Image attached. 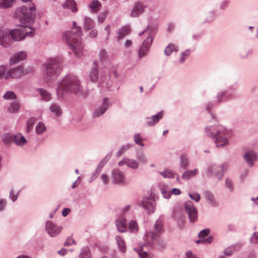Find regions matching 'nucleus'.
Here are the masks:
<instances>
[{
  "label": "nucleus",
  "instance_id": "nucleus-1",
  "mask_svg": "<svg viewBox=\"0 0 258 258\" xmlns=\"http://www.w3.org/2000/svg\"><path fill=\"white\" fill-rule=\"evenodd\" d=\"M83 87L79 78L74 75H66L57 82L56 94L59 98L66 99L71 94H81Z\"/></svg>",
  "mask_w": 258,
  "mask_h": 258
},
{
  "label": "nucleus",
  "instance_id": "nucleus-2",
  "mask_svg": "<svg viewBox=\"0 0 258 258\" xmlns=\"http://www.w3.org/2000/svg\"><path fill=\"white\" fill-rule=\"evenodd\" d=\"M76 24L77 23L74 21L72 30L65 32L63 38L74 54L80 57L82 54L83 48L82 42L80 39L82 35V31L81 27L77 26Z\"/></svg>",
  "mask_w": 258,
  "mask_h": 258
},
{
  "label": "nucleus",
  "instance_id": "nucleus-3",
  "mask_svg": "<svg viewBox=\"0 0 258 258\" xmlns=\"http://www.w3.org/2000/svg\"><path fill=\"white\" fill-rule=\"evenodd\" d=\"M63 58L60 56L49 58L42 65L43 77L45 82H49L58 76L63 67Z\"/></svg>",
  "mask_w": 258,
  "mask_h": 258
},
{
  "label": "nucleus",
  "instance_id": "nucleus-4",
  "mask_svg": "<svg viewBox=\"0 0 258 258\" xmlns=\"http://www.w3.org/2000/svg\"><path fill=\"white\" fill-rule=\"evenodd\" d=\"M207 136L215 139L217 147H222L228 144V138L231 136V132L220 124L207 126L205 127Z\"/></svg>",
  "mask_w": 258,
  "mask_h": 258
},
{
  "label": "nucleus",
  "instance_id": "nucleus-5",
  "mask_svg": "<svg viewBox=\"0 0 258 258\" xmlns=\"http://www.w3.org/2000/svg\"><path fill=\"white\" fill-rule=\"evenodd\" d=\"M35 10L36 7L34 4H31L28 7L22 6L18 8L15 10L14 18L19 21L21 27H26L33 22Z\"/></svg>",
  "mask_w": 258,
  "mask_h": 258
},
{
  "label": "nucleus",
  "instance_id": "nucleus-6",
  "mask_svg": "<svg viewBox=\"0 0 258 258\" xmlns=\"http://www.w3.org/2000/svg\"><path fill=\"white\" fill-rule=\"evenodd\" d=\"M155 232L149 231L146 233L144 239L145 245H149L153 246L156 242L157 238L162 233L163 230V224L161 221L157 220L154 225Z\"/></svg>",
  "mask_w": 258,
  "mask_h": 258
},
{
  "label": "nucleus",
  "instance_id": "nucleus-7",
  "mask_svg": "<svg viewBox=\"0 0 258 258\" xmlns=\"http://www.w3.org/2000/svg\"><path fill=\"white\" fill-rule=\"evenodd\" d=\"M149 29V26H148L145 30L139 33V36H141L143 34H147L148 36L147 38L144 40L139 50V57L140 58L143 57L148 51L149 48L151 45L153 41V35L154 31H148Z\"/></svg>",
  "mask_w": 258,
  "mask_h": 258
},
{
  "label": "nucleus",
  "instance_id": "nucleus-8",
  "mask_svg": "<svg viewBox=\"0 0 258 258\" xmlns=\"http://www.w3.org/2000/svg\"><path fill=\"white\" fill-rule=\"evenodd\" d=\"M89 79L92 82H98L99 86H103L106 84L108 77L106 71H101L99 74L95 63L90 72Z\"/></svg>",
  "mask_w": 258,
  "mask_h": 258
},
{
  "label": "nucleus",
  "instance_id": "nucleus-9",
  "mask_svg": "<svg viewBox=\"0 0 258 258\" xmlns=\"http://www.w3.org/2000/svg\"><path fill=\"white\" fill-rule=\"evenodd\" d=\"M227 165L222 164L219 165L213 164H209L207 168V173L208 175H215L218 180H220L223 176L224 172L226 170Z\"/></svg>",
  "mask_w": 258,
  "mask_h": 258
},
{
  "label": "nucleus",
  "instance_id": "nucleus-10",
  "mask_svg": "<svg viewBox=\"0 0 258 258\" xmlns=\"http://www.w3.org/2000/svg\"><path fill=\"white\" fill-rule=\"evenodd\" d=\"M184 209L187 213L190 222L195 223L198 221V211L196 207L190 201L186 202L184 203Z\"/></svg>",
  "mask_w": 258,
  "mask_h": 258
},
{
  "label": "nucleus",
  "instance_id": "nucleus-11",
  "mask_svg": "<svg viewBox=\"0 0 258 258\" xmlns=\"http://www.w3.org/2000/svg\"><path fill=\"white\" fill-rule=\"evenodd\" d=\"M142 206L148 214L152 213L155 210V200L151 197H145L142 200Z\"/></svg>",
  "mask_w": 258,
  "mask_h": 258
},
{
  "label": "nucleus",
  "instance_id": "nucleus-12",
  "mask_svg": "<svg viewBox=\"0 0 258 258\" xmlns=\"http://www.w3.org/2000/svg\"><path fill=\"white\" fill-rule=\"evenodd\" d=\"M108 103L109 99L107 97L104 98L101 105L94 109L92 116L94 118H97L104 114L108 107Z\"/></svg>",
  "mask_w": 258,
  "mask_h": 258
},
{
  "label": "nucleus",
  "instance_id": "nucleus-13",
  "mask_svg": "<svg viewBox=\"0 0 258 258\" xmlns=\"http://www.w3.org/2000/svg\"><path fill=\"white\" fill-rule=\"evenodd\" d=\"M23 72V68L21 66L11 69L6 74L5 79H19L22 76Z\"/></svg>",
  "mask_w": 258,
  "mask_h": 258
},
{
  "label": "nucleus",
  "instance_id": "nucleus-14",
  "mask_svg": "<svg viewBox=\"0 0 258 258\" xmlns=\"http://www.w3.org/2000/svg\"><path fill=\"white\" fill-rule=\"evenodd\" d=\"M111 179L113 184H124L125 183L124 174L117 169H114L112 171Z\"/></svg>",
  "mask_w": 258,
  "mask_h": 258
},
{
  "label": "nucleus",
  "instance_id": "nucleus-15",
  "mask_svg": "<svg viewBox=\"0 0 258 258\" xmlns=\"http://www.w3.org/2000/svg\"><path fill=\"white\" fill-rule=\"evenodd\" d=\"M45 229L51 237L57 235L61 231V228L58 227L51 221H47L45 223Z\"/></svg>",
  "mask_w": 258,
  "mask_h": 258
},
{
  "label": "nucleus",
  "instance_id": "nucleus-16",
  "mask_svg": "<svg viewBox=\"0 0 258 258\" xmlns=\"http://www.w3.org/2000/svg\"><path fill=\"white\" fill-rule=\"evenodd\" d=\"M12 44V40L9 35V32L7 31L0 30V45L8 47Z\"/></svg>",
  "mask_w": 258,
  "mask_h": 258
},
{
  "label": "nucleus",
  "instance_id": "nucleus-17",
  "mask_svg": "<svg viewBox=\"0 0 258 258\" xmlns=\"http://www.w3.org/2000/svg\"><path fill=\"white\" fill-rule=\"evenodd\" d=\"M244 158L248 165L250 167H252L254 165V163L257 160L258 157L254 151L249 150L245 152L244 155Z\"/></svg>",
  "mask_w": 258,
  "mask_h": 258
},
{
  "label": "nucleus",
  "instance_id": "nucleus-18",
  "mask_svg": "<svg viewBox=\"0 0 258 258\" xmlns=\"http://www.w3.org/2000/svg\"><path fill=\"white\" fill-rule=\"evenodd\" d=\"M235 97V95L233 93H227L226 91H220L217 94L215 102L217 104H219L223 101H226L229 99L234 98Z\"/></svg>",
  "mask_w": 258,
  "mask_h": 258
},
{
  "label": "nucleus",
  "instance_id": "nucleus-19",
  "mask_svg": "<svg viewBox=\"0 0 258 258\" xmlns=\"http://www.w3.org/2000/svg\"><path fill=\"white\" fill-rule=\"evenodd\" d=\"M146 6H144L141 2H137L131 12V16L132 17H138L144 13Z\"/></svg>",
  "mask_w": 258,
  "mask_h": 258
},
{
  "label": "nucleus",
  "instance_id": "nucleus-20",
  "mask_svg": "<svg viewBox=\"0 0 258 258\" xmlns=\"http://www.w3.org/2000/svg\"><path fill=\"white\" fill-rule=\"evenodd\" d=\"M27 56V53L25 51H20L14 53L10 59V64L11 65L17 63L19 61L24 60Z\"/></svg>",
  "mask_w": 258,
  "mask_h": 258
},
{
  "label": "nucleus",
  "instance_id": "nucleus-21",
  "mask_svg": "<svg viewBox=\"0 0 258 258\" xmlns=\"http://www.w3.org/2000/svg\"><path fill=\"white\" fill-rule=\"evenodd\" d=\"M9 35H11L12 38L15 41H19L25 38L22 28L20 29H16L10 31Z\"/></svg>",
  "mask_w": 258,
  "mask_h": 258
},
{
  "label": "nucleus",
  "instance_id": "nucleus-22",
  "mask_svg": "<svg viewBox=\"0 0 258 258\" xmlns=\"http://www.w3.org/2000/svg\"><path fill=\"white\" fill-rule=\"evenodd\" d=\"M163 117V112L160 111L158 112L156 114L152 115L151 117H147L148 119L147 121V124L149 126H152L157 123L159 120Z\"/></svg>",
  "mask_w": 258,
  "mask_h": 258
},
{
  "label": "nucleus",
  "instance_id": "nucleus-23",
  "mask_svg": "<svg viewBox=\"0 0 258 258\" xmlns=\"http://www.w3.org/2000/svg\"><path fill=\"white\" fill-rule=\"evenodd\" d=\"M116 226L119 232H125L127 230V222L124 218L116 220Z\"/></svg>",
  "mask_w": 258,
  "mask_h": 258
},
{
  "label": "nucleus",
  "instance_id": "nucleus-24",
  "mask_svg": "<svg viewBox=\"0 0 258 258\" xmlns=\"http://www.w3.org/2000/svg\"><path fill=\"white\" fill-rule=\"evenodd\" d=\"M13 142L16 145L20 147H23L27 143L25 138L21 134L18 133L14 136Z\"/></svg>",
  "mask_w": 258,
  "mask_h": 258
},
{
  "label": "nucleus",
  "instance_id": "nucleus-25",
  "mask_svg": "<svg viewBox=\"0 0 258 258\" xmlns=\"http://www.w3.org/2000/svg\"><path fill=\"white\" fill-rule=\"evenodd\" d=\"M115 240L119 250L122 253L126 251V245L123 237L120 235H116Z\"/></svg>",
  "mask_w": 258,
  "mask_h": 258
},
{
  "label": "nucleus",
  "instance_id": "nucleus-26",
  "mask_svg": "<svg viewBox=\"0 0 258 258\" xmlns=\"http://www.w3.org/2000/svg\"><path fill=\"white\" fill-rule=\"evenodd\" d=\"M199 172V170L196 168L193 170H186L182 175L183 179L188 180L195 176H196Z\"/></svg>",
  "mask_w": 258,
  "mask_h": 258
},
{
  "label": "nucleus",
  "instance_id": "nucleus-27",
  "mask_svg": "<svg viewBox=\"0 0 258 258\" xmlns=\"http://www.w3.org/2000/svg\"><path fill=\"white\" fill-rule=\"evenodd\" d=\"M241 245L239 244L231 245L224 250V254L227 256H230L234 251L239 249Z\"/></svg>",
  "mask_w": 258,
  "mask_h": 258
},
{
  "label": "nucleus",
  "instance_id": "nucleus-28",
  "mask_svg": "<svg viewBox=\"0 0 258 258\" xmlns=\"http://www.w3.org/2000/svg\"><path fill=\"white\" fill-rule=\"evenodd\" d=\"M130 33V27L128 26H124L120 28L118 31V38L119 39H122L125 36Z\"/></svg>",
  "mask_w": 258,
  "mask_h": 258
},
{
  "label": "nucleus",
  "instance_id": "nucleus-29",
  "mask_svg": "<svg viewBox=\"0 0 258 258\" xmlns=\"http://www.w3.org/2000/svg\"><path fill=\"white\" fill-rule=\"evenodd\" d=\"M21 105L17 101H15L11 103L10 107L8 108V111L10 113H16L18 112Z\"/></svg>",
  "mask_w": 258,
  "mask_h": 258
},
{
  "label": "nucleus",
  "instance_id": "nucleus-30",
  "mask_svg": "<svg viewBox=\"0 0 258 258\" xmlns=\"http://www.w3.org/2000/svg\"><path fill=\"white\" fill-rule=\"evenodd\" d=\"M37 92L39 93L42 100L48 101L50 99V94L46 90L44 89H37Z\"/></svg>",
  "mask_w": 258,
  "mask_h": 258
},
{
  "label": "nucleus",
  "instance_id": "nucleus-31",
  "mask_svg": "<svg viewBox=\"0 0 258 258\" xmlns=\"http://www.w3.org/2000/svg\"><path fill=\"white\" fill-rule=\"evenodd\" d=\"M204 196L206 199L212 206H216L217 205V202L214 199V196L211 192L208 191H206L204 192Z\"/></svg>",
  "mask_w": 258,
  "mask_h": 258
},
{
  "label": "nucleus",
  "instance_id": "nucleus-32",
  "mask_svg": "<svg viewBox=\"0 0 258 258\" xmlns=\"http://www.w3.org/2000/svg\"><path fill=\"white\" fill-rule=\"evenodd\" d=\"M178 47L173 45L172 43H169L165 48L164 54L166 56L171 55L173 51H177Z\"/></svg>",
  "mask_w": 258,
  "mask_h": 258
},
{
  "label": "nucleus",
  "instance_id": "nucleus-33",
  "mask_svg": "<svg viewBox=\"0 0 258 258\" xmlns=\"http://www.w3.org/2000/svg\"><path fill=\"white\" fill-rule=\"evenodd\" d=\"M94 27V23L91 18L86 17L84 18V27L86 30H92Z\"/></svg>",
  "mask_w": 258,
  "mask_h": 258
},
{
  "label": "nucleus",
  "instance_id": "nucleus-34",
  "mask_svg": "<svg viewBox=\"0 0 258 258\" xmlns=\"http://www.w3.org/2000/svg\"><path fill=\"white\" fill-rule=\"evenodd\" d=\"M46 131V127L44 123L39 122L36 125L35 132L37 135H41Z\"/></svg>",
  "mask_w": 258,
  "mask_h": 258
},
{
  "label": "nucleus",
  "instance_id": "nucleus-35",
  "mask_svg": "<svg viewBox=\"0 0 258 258\" xmlns=\"http://www.w3.org/2000/svg\"><path fill=\"white\" fill-rule=\"evenodd\" d=\"M50 110L57 116H59L62 114V111L60 106L56 104H52L50 105Z\"/></svg>",
  "mask_w": 258,
  "mask_h": 258
},
{
  "label": "nucleus",
  "instance_id": "nucleus-36",
  "mask_svg": "<svg viewBox=\"0 0 258 258\" xmlns=\"http://www.w3.org/2000/svg\"><path fill=\"white\" fill-rule=\"evenodd\" d=\"M188 165V158L186 154H182L180 156V166L185 169Z\"/></svg>",
  "mask_w": 258,
  "mask_h": 258
},
{
  "label": "nucleus",
  "instance_id": "nucleus-37",
  "mask_svg": "<svg viewBox=\"0 0 258 258\" xmlns=\"http://www.w3.org/2000/svg\"><path fill=\"white\" fill-rule=\"evenodd\" d=\"M14 136L10 133H5L2 137V141L5 144L8 145L12 141H13Z\"/></svg>",
  "mask_w": 258,
  "mask_h": 258
},
{
  "label": "nucleus",
  "instance_id": "nucleus-38",
  "mask_svg": "<svg viewBox=\"0 0 258 258\" xmlns=\"http://www.w3.org/2000/svg\"><path fill=\"white\" fill-rule=\"evenodd\" d=\"M15 0H0V8L7 9L11 7Z\"/></svg>",
  "mask_w": 258,
  "mask_h": 258
},
{
  "label": "nucleus",
  "instance_id": "nucleus-39",
  "mask_svg": "<svg viewBox=\"0 0 258 258\" xmlns=\"http://www.w3.org/2000/svg\"><path fill=\"white\" fill-rule=\"evenodd\" d=\"M65 5L68 8L71 9L73 12L78 11L76 3L74 0H66Z\"/></svg>",
  "mask_w": 258,
  "mask_h": 258
},
{
  "label": "nucleus",
  "instance_id": "nucleus-40",
  "mask_svg": "<svg viewBox=\"0 0 258 258\" xmlns=\"http://www.w3.org/2000/svg\"><path fill=\"white\" fill-rule=\"evenodd\" d=\"M159 173L165 178H173L174 177V173L172 170L169 169H165L164 171L159 172Z\"/></svg>",
  "mask_w": 258,
  "mask_h": 258
},
{
  "label": "nucleus",
  "instance_id": "nucleus-41",
  "mask_svg": "<svg viewBox=\"0 0 258 258\" xmlns=\"http://www.w3.org/2000/svg\"><path fill=\"white\" fill-rule=\"evenodd\" d=\"M35 122V119L34 117H31L27 122L26 132L30 133L33 130V126Z\"/></svg>",
  "mask_w": 258,
  "mask_h": 258
},
{
  "label": "nucleus",
  "instance_id": "nucleus-42",
  "mask_svg": "<svg viewBox=\"0 0 258 258\" xmlns=\"http://www.w3.org/2000/svg\"><path fill=\"white\" fill-rule=\"evenodd\" d=\"M101 6V3L98 0H93L89 7L93 11L97 12Z\"/></svg>",
  "mask_w": 258,
  "mask_h": 258
},
{
  "label": "nucleus",
  "instance_id": "nucleus-43",
  "mask_svg": "<svg viewBox=\"0 0 258 258\" xmlns=\"http://www.w3.org/2000/svg\"><path fill=\"white\" fill-rule=\"evenodd\" d=\"M128 228L131 232H136L139 229L137 222L135 220L131 221L128 223Z\"/></svg>",
  "mask_w": 258,
  "mask_h": 258
},
{
  "label": "nucleus",
  "instance_id": "nucleus-44",
  "mask_svg": "<svg viewBox=\"0 0 258 258\" xmlns=\"http://www.w3.org/2000/svg\"><path fill=\"white\" fill-rule=\"evenodd\" d=\"M16 95L12 91L6 92L3 95V98L5 100H13L16 99Z\"/></svg>",
  "mask_w": 258,
  "mask_h": 258
},
{
  "label": "nucleus",
  "instance_id": "nucleus-45",
  "mask_svg": "<svg viewBox=\"0 0 258 258\" xmlns=\"http://www.w3.org/2000/svg\"><path fill=\"white\" fill-rule=\"evenodd\" d=\"M127 166L131 168L137 169L139 168V163L135 160L128 159V161L127 162Z\"/></svg>",
  "mask_w": 258,
  "mask_h": 258
},
{
  "label": "nucleus",
  "instance_id": "nucleus-46",
  "mask_svg": "<svg viewBox=\"0 0 258 258\" xmlns=\"http://www.w3.org/2000/svg\"><path fill=\"white\" fill-rule=\"evenodd\" d=\"M80 258H91L90 253L88 247H85L82 249L80 255Z\"/></svg>",
  "mask_w": 258,
  "mask_h": 258
},
{
  "label": "nucleus",
  "instance_id": "nucleus-47",
  "mask_svg": "<svg viewBox=\"0 0 258 258\" xmlns=\"http://www.w3.org/2000/svg\"><path fill=\"white\" fill-rule=\"evenodd\" d=\"M130 147L131 145L129 144L121 146L116 153V156L117 157H120L123 154V153L125 151H126L127 149H128Z\"/></svg>",
  "mask_w": 258,
  "mask_h": 258
},
{
  "label": "nucleus",
  "instance_id": "nucleus-48",
  "mask_svg": "<svg viewBox=\"0 0 258 258\" xmlns=\"http://www.w3.org/2000/svg\"><path fill=\"white\" fill-rule=\"evenodd\" d=\"M190 53L189 49H186L185 51L182 52L180 54V63H183L185 60L186 58L187 57Z\"/></svg>",
  "mask_w": 258,
  "mask_h": 258
},
{
  "label": "nucleus",
  "instance_id": "nucleus-49",
  "mask_svg": "<svg viewBox=\"0 0 258 258\" xmlns=\"http://www.w3.org/2000/svg\"><path fill=\"white\" fill-rule=\"evenodd\" d=\"M142 140L141 139V137L139 134H136L134 136V141L138 145L144 147V144L142 142Z\"/></svg>",
  "mask_w": 258,
  "mask_h": 258
},
{
  "label": "nucleus",
  "instance_id": "nucleus-50",
  "mask_svg": "<svg viewBox=\"0 0 258 258\" xmlns=\"http://www.w3.org/2000/svg\"><path fill=\"white\" fill-rule=\"evenodd\" d=\"M188 196L191 199L196 202H198L201 199V196L200 194L198 193L189 194Z\"/></svg>",
  "mask_w": 258,
  "mask_h": 258
},
{
  "label": "nucleus",
  "instance_id": "nucleus-51",
  "mask_svg": "<svg viewBox=\"0 0 258 258\" xmlns=\"http://www.w3.org/2000/svg\"><path fill=\"white\" fill-rule=\"evenodd\" d=\"M251 243L258 244V232H254L250 238Z\"/></svg>",
  "mask_w": 258,
  "mask_h": 258
},
{
  "label": "nucleus",
  "instance_id": "nucleus-52",
  "mask_svg": "<svg viewBox=\"0 0 258 258\" xmlns=\"http://www.w3.org/2000/svg\"><path fill=\"white\" fill-rule=\"evenodd\" d=\"M99 56V58L101 61H104L106 59L107 57L106 52L103 49L100 51Z\"/></svg>",
  "mask_w": 258,
  "mask_h": 258
},
{
  "label": "nucleus",
  "instance_id": "nucleus-53",
  "mask_svg": "<svg viewBox=\"0 0 258 258\" xmlns=\"http://www.w3.org/2000/svg\"><path fill=\"white\" fill-rule=\"evenodd\" d=\"M19 192H18L16 194H14L13 192V190H11L10 192L9 198L13 202H15L17 199L19 195Z\"/></svg>",
  "mask_w": 258,
  "mask_h": 258
},
{
  "label": "nucleus",
  "instance_id": "nucleus-54",
  "mask_svg": "<svg viewBox=\"0 0 258 258\" xmlns=\"http://www.w3.org/2000/svg\"><path fill=\"white\" fill-rule=\"evenodd\" d=\"M210 231L209 229H203L199 233V237L201 238L206 236L210 233Z\"/></svg>",
  "mask_w": 258,
  "mask_h": 258
},
{
  "label": "nucleus",
  "instance_id": "nucleus-55",
  "mask_svg": "<svg viewBox=\"0 0 258 258\" xmlns=\"http://www.w3.org/2000/svg\"><path fill=\"white\" fill-rule=\"evenodd\" d=\"M161 191L163 197L167 199H169L172 194L171 191H170L169 190H167L164 189H162Z\"/></svg>",
  "mask_w": 258,
  "mask_h": 258
},
{
  "label": "nucleus",
  "instance_id": "nucleus-56",
  "mask_svg": "<svg viewBox=\"0 0 258 258\" xmlns=\"http://www.w3.org/2000/svg\"><path fill=\"white\" fill-rule=\"evenodd\" d=\"M73 244H75V241L72 237H68L66 242L64 243V245L65 246H69L72 245Z\"/></svg>",
  "mask_w": 258,
  "mask_h": 258
},
{
  "label": "nucleus",
  "instance_id": "nucleus-57",
  "mask_svg": "<svg viewBox=\"0 0 258 258\" xmlns=\"http://www.w3.org/2000/svg\"><path fill=\"white\" fill-rule=\"evenodd\" d=\"M100 179L103 183L105 185L107 184L109 182V178L108 176L105 174H102L100 176Z\"/></svg>",
  "mask_w": 258,
  "mask_h": 258
},
{
  "label": "nucleus",
  "instance_id": "nucleus-58",
  "mask_svg": "<svg viewBox=\"0 0 258 258\" xmlns=\"http://www.w3.org/2000/svg\"><path fill=\"white\" fill-rule=\"evenodd\" d=\"M225 184L226 186L229 188L230 191H232L233 189V183L231 180L227 179L226 180Z\"/></svg>",
  "mask_w": 258,
  "mask_h": 258
},
{
  "label": "nucleus",
  "instance_id": "nucleus-59",
  "mask_svg": "<svg viewBox=\"0 0 258 258\" xmlns=\"http://www.w3.org/2000/svg\"><path fill=\"white\" fill-rule=\"evenodd\" d=\"M6 205V201L5 199H0V212L3 211L4 210Z\"/></svg>",
  "mask_w": 258,
  "mask_h": 258
},
{
  "label": "nucleus",
  "instance_id": "nucleus-60",
  "mask_svg": "<svg viewBox=\"0 0 258 258\" xmlns=\"http://www.w3.org/2000/svg\"><path fill=\"white\" fill-rule=\"evenodd\" d=\"M6 68L3 66H0V80L5 77Z\"/></svg>",
  "mask_w": 258,
  "mask_h": 258
},
{
  "label": "nucleus",
  "instance_id": "nucleus-61",
  "mask_svg": "<svg viewBox=\"0 0 258 258\" xmlns=\"http://www.w3.org/2000/svg\"><path fill=\"white\" fill-rule=\"evenodd\" d=\"M251 52L249 50L244 51L240 53V56L242 58H246L250 54Z\"/></svg>",
  "mask_w": 258,
  "mask_h": 258
},
{
  "label": "nucleus",
  "instance_id": "nucleus-62",
  "mask_svg": "<svg viewBox=\"0 0 258 258\" xmlns=\"http://www.w3.org/2000/svg\"><path fill=\"white\" fill-rule=\"evenodd\" d=\"M138 254L140 258H147L148 256V253L142 250H140L138 252Z\"/></svg>",
  "mask_w": 258,
  "mask_h": 258
},
{
  "label": "nucleus",
  "instance_id": "nucleus-63",
  "mask_svg": "<svg viewBox=\"0 0 258 258\" xmlns=\"http://www.w3.org/2000/svg\"><path fill=\"white\" fill-rule=\"evenodd\" d=\"M106 158H104L103 160H102L98 166H97L98 168L101 169L103 168L106 163L107 162V160H105Z\"/></svg>",
  "mask_w": 258,
  "mask_h": 258
},
{
  "label": "nucleus",
  "instance_id": "nucleus-64",
  "mask_svg": "<svg viewBox=\"0 0 258 258\" xmlns=\"http://www.w3.org/2000/svg\"><path fill=\"white\" fill-rule=\"evenodd\" d=\"M186 256L187 258H198L197 255L193 254L190 251L186 252Z\"/></svg>",
  "mask_w": 258,
  "mask_h": 258
}]
</instances>
